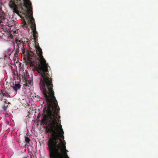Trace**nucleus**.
I'll return each mask as SVG.
<instances>
[{"label":"nucleus","instance_id":"9b49d317","mask_svg":"<svg viewBox=\"0 0 158 158\" xmlns=\"http://www.w3.org/2000/svg\"><path fill=\"white\" fill-rule=\"evenodd\" d=\"M13 77L15 79H19V74L18 73V72L17 71L14 72L13 74Z\"/></svg>","mask_w":158,"mask_h":158},{"label":"nucleus","instance_id":"f03ea898","mask_svg":"<svg viewBox=\"0 0 158 158\" xmlns=\"http://www.w3.org/2000/svg\"><path fill=\"white\" fill-rule=\"evenodd\" d=\"M27 41L16 39L15 43L17 48L16 52H19V48H21L23 54L25 56L24 59L26 60L27 62L31 66H34L37 69V71L41 76L40 84L41 91L52 86H53L52 79L48 76V64L47 63L45 59L42 55L41 49L38 44H35L36 53L39 57L37 58L38 63L36 62V58L34 56L35 54L32 52H29L26 48V44Z\"/></svg>","mask_w":158,"mask_h":158},{"label":"nucleus","instance_id":"20e7f679","mask_svg":"<svg viewBox=\"0 0 158 158\" xmlns=\"http://www.w3.org/2000/svg\"><path fill=\"white\" fill-rule=\"evenodd\" d=\"M58 137L50 138L48 142V148L51 158H69L67 154L66 142L64 139H60Z\"/></svg>","mask_w":158,"mask_h":158},{"label":"nucleus","instance_id":"39448f33","mask_svg":"<svg viewBox=\"0 0 158 158\" xmlns=\"http://www.w3.org/2000/svg\"><path fill=\"white\" fill-rule=\"evenodd\" d=\"M2 4V0H0V27L3 30H7L8 28L13 26L17 25V24L16 22L14 20L8 21V20L6 18L5 13L1 10V6Z\"/></svg>","mask_w":158,"mask_h":158},{"label":"nucleus","instance_id":"f8f14e48","mask_svg":"<svg viewBox=\"0 0 158 158\" xmlns=\"http://www.w3.org/2000/svg\"><path fill=\"white\" fill-rule=\"evenodd\" d=\"M31 139H29V138L27 137H25V141L27 143H29Z\"/></svg>","mask_w":158,"mask_h":158},{"label":"nucleus","instance_id":"dca6fc26","mask_svg":"<svg viewBox=\"0 0 158 158\" xmlns=\"http://www.w3.org/2000/svg\"><path fill=\"white\" fill-rule=\"evenodd\" d=\"M9 123V122L8 121H6V124L7 125H8Z\"/></svg>","mask_w":158,"mask_h":158},{"label":"nucleus","instance_id":"f257e3e1","mask_svg":"<svg viewBox=\"0 0 158 158\" xmlns=\"http://www.w3.org/2000/svg\"><path fill=\"white\" fill-rule=\"evenodd\" d=\"M52 86L41 91L43 96L45 98L48 106L47 108H44L43 110L42 119L40 121L41 125L46 124V132L52 134L50 138L58 137L60 139H64V132L62 126L58 125V123L60 118L58 116L60 110L57 102L54 96V92Z\"/></svg>","mask_w":158,"mask_h":158},{"label":"nucleus","instance_id":"ddd939ff","mask_svg":"<svg viewBox=\"0 0 158 158\" xmlns=\"http://www.w3.org/2000/svg\"><path fill=\"white\" fill-rule=\"evenodd\" d=\"M27 23L26 22L24 21V23L23 25V27H27Z\"/></svg>","mask_w":158,"mask_h":158},{"label":"nucleus","instance_id":"423d86ee","mask_svg":"<svg viewBox=\"0 0 158 158\" xmlns=\"http://www.w3.org/2000/svg\"><path fill=\"white\" fill-rule=\"evenodd\" d=\"M19 79L20 80L22 79L25 83L23 84L24 86H29L28 84L31 85V78L30 77L28 72L25 70H20L19 75Z\"/></svg>","mask_w":158,"mask_h":158},{"label":"nucleus","instance_id":"4468645a","mask_svg":"<svg viewBox=\"0 0 158 158\" xmlns=\"http://www.w3.org/2000/svg\"><path fill=\"white\" fill-rule=\"evenodd\" d=\"M40 114H39L37 116V120H39V121H40L39 118H40Z\"/></svg>","mask_w":158,"mask_h":158},{"label":"nucleus","instance_id":"7ed1b4c3","mask_svg":"<svg viewBox=\"0 0 158 158\" xmlns=\"http://www.w3.org/2000/svg\"><path fill=\"white\" fill-rule=\"evenodd\" d=\"M10 7L13 12L19 15H23L27 20V23L30 25L35 43L37 42L38 33L36 30L35 19L32 15V7L29 0H10L9 3Z\"/></svg>","mask_w":158,"mask_h":158},{"label":"nucleus","instance_id":"9d476101","mask_svg":"<svg viewBox=\"0 0 158 158\" xmlns=\"http://www.w3.org/2000/svg\"><path fill=\"white\" fill-rule=\"evenodd\" d=\"M1 92L0 93V94H2V95L1 96V97H3V98L4 97H10V95L7 92L4 93L3 91L2 90L1 91Z\"/></svg>","mask_w":158,"mask_h":158},{"label":"nucleus","instance_id":"6e6552de","mask_svg":"<svg viewBox=\"0 0 158 158\" xmlns=\"http://www.w3.org/2000/svg\"><path fill=\"white\" fill-rule=\"evenodd\" d=\"M0 100L1 101H3V102L5 103V104L2 106V109L4 111H5L6 110L8 106V104L10 103L8 102L7 103L6 102V99H3V97H1L0 98Z\"/></svg>","mask_w":158,"mask_h":158},{"label":"nucleus","instance_id":"0eeeda50","mask_svg":"<svg viewBox=\"0 0 158 158\" xmlns=\"http://www.w3.org/2000/svg\"><path fill=\"white\" fill-rule=\"evenodd\" d=\"M17 27L18 26H17V25L13 26L9 28L8 30H9V29L10 31L11 32H13L14 33L18 34L19 31Z\"/></svg>","mask_w":158,"mask_h":158},{"label":"nucleus","instance_id":"1a4fd4ad","mask_svg":"<svg viewBox=\"0 0 158 158\" xmlns=\"http://www.w3.org/2000/svg\"><path fill=\"white\" fill-rule=\"evenodd\" d=\"M21 86L20 84L18 82H15V84L13 83V88L15 91H17L18 89H19Z\"/></svg>","mask_w":158,"mask_h":158},{"label":"nucleus","instance_id":"2eb2a0df","mask_svg":"<svg viewBox=\"0 0 158 158\" xmlns=\"http://www.w3.org/2000/svg\"><path fill=\"white\" fill-rule=\"evenodd\" d=\"M16 53L15 54V55L16 56V55H18V53L19 52H16Z\"/></svg>","mask_w":158,"mask_h":158}]
</instances>
